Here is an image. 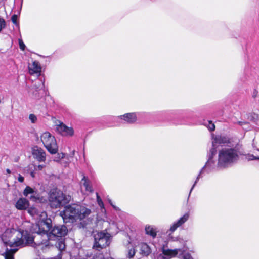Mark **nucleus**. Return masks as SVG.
Returning a JSON list of instances; mask_svg holds the SVG:
<instances>
[{"instance_id":"ea45409f","label":"nucleus","mask_w":259,"mask_h":259,"mask_svg":"<svg viewBox=\"0 0 259 259\" xmlns=\"http://www.w3.org/2000/svg\"><path fill=\"white\" fill-rule=\"evenodd\" d=\"M252 146L254 148L256 147V143L255 142V140H253Z\"/></svg>"},{"instance_id":"2eb2a0df","label":"nucleus","mask_w":259,"mask_h":259,"mask_svg":"<svg viewBox=\"0 0 259 259\" xmlns=\"http://www.w3.org/2000/svg\"><path fill=\"white\" fill-rule=\"evenodd\" d=\"M23 194L28 197L31 201H36L38 199L37 192L29 186H27L24 190Z\"/></svg>"},{"instance_id":"f8f14e48","label":"nucleus","mask_w":259,"mask_h":259,"mask_svg":"<svg viewBox=\"0 0 259 259\" xmlns=\"http://www.w3.org/2000/svg\"><path fill=\"white\" fill-rule=\"evenodd\" d=\"M56 130L62 136L71 137L74 135V130L71 126H68L62 122H59L56 125Z\"/></svg>"},{"instance_id":"7c9ffc66","label":"nucleus","mask_w":259,"mask_h":259,"mask_svg":"<svg viewBox=\"0 0 259 259\" xmlns=\"http://www.w3.org/2000/svg\"><path fill=\"white\" fill-rule=\"evenodd\" d=\"M107 201L109 202V203L113 207V208L116 211L119 210V208L116 206L112 201L111 199L109 197H107Z\"/></svg>"},{"instance_id":"7ed1b4c3","label":"nucleus","mask_w":259,"mask_h":259,"mask_svg":"<svg viewBox=\"0 0 259 259\" xmlns=\"http://www.w3.org/2000/svg\"><path fill=\"white\" fill-rule=\"evenodd\" d=\"M244 154L243 145L240 141L234 145L222 148L218 152V166L228 167L236 162L239 157Z\"/></svg>"},{"instance_id":"e433bc0d","label":"nucleus","mask_w":259,"mask_h":259,"mask_svg":"<svg viewBox=\"0 0 259 259\" xmlns=\"http://www.w3.org/2000/svg\"><path fill=\"white\" fill-rule=\"evenodd\" d=\"M18 180L19 182L22 183L24 180V178L23 176H22L20 174H19L18 177Z\"/></svg>"},{"instance_id":"79ce46f5","label":"nucleus","mask_w":259,"mask_h":259,"mask_svg":"<svg viewBox=\"0 0 259 259\" xmlns=\"http://www.w3.org/2000/svg\"><path fill=\"white\" fill-rule=\"evenodd\" d=\"M30 175H31V176L32 177H33V178L34 177V172H33V171L31 172Z\"/></svg>"},{"instance_id":"a19ab883","label":"nucleus","mask_w":259,"mask_h":259,"mask_svg":"<svg viewBox=\"0 0 259 259\" xmlns=\"http://www.w3.org/2000/svg\"><path fill=\"white\" fill-rule=\"evenodd\" d=\"M51 259H61V257L59 255L56 256L55 257L52 258Z\"/></svg>"},{"instance_id":"393cba45","label":"nucleus","mask_w":259,"mask_h":259,"mask_svg":"<svg viewBox=\"0 0 259 259\" xmlns=\"http://www.w3.org/2000/svg\"><path fill=\"white\" fill-rule=\"evenodd\" d=\"M205 125L210 131H213L215 130V125L211 121H207Z\"/></svg>"},{"instance_id":"f257e3e1","label":"nucleus","mask_w":259,"mask_h":259,"mask_svg":"<svg viewBox=\"0 0 259 259\" xmlns=\"http://www.w3.org/2000/svg\"><path fill=\"white\" fill-rule=\"evenodd\" d=\"M41 221V228H33L32 232L36 234L34 237L35 247L44 250L50 245L49 241L55 240L58 237H61L67 234L68 230L64 225L55 226L51 229V220L47 218L46 212H43L40 215Z\"/></svg>"},{"instance_id":"72a5a7b5","label":"nucleus","mask_w":259,"mask_h":259,"mask_svg":"<svg viewBox=\"0 0 259 259\" xmlns=\"http://www.w3.org/2000/svg\"><path fill=\"white\" fill-rule=\"evenodd\" d=\"M5 26V22L3 19L0 18V31L4 28Z\"/></svg>"},{"instance_id":"0eeeda50","label":"nucleus","mask_w":259,"mask_h":259,"mask_svg":"<svg viewBox=\"0 0 259 259\" xmlns=\"http://www.w3.org/2000/svg\"><path fill=\"white\" fill-rule=\"evenodd\" d=\"M94 237V243L93 248L100 250L109 245L111 235L105 230L95 233Z\"/></svg>"},{"instance_id":"ddd939ff","label":"nucleus","mask_w":259,"mask_h":259,"mask_svg":"<svg viewBox=\"0 0 259 259\" xmlns=\"http://www.w3.org/2000/svg\"><path fill=\"white\" fill-rule=\"evenodd\" d=\"M189 218V213H185L178 220L174 222L171 225L169 231L171 232L175 231L179 227L182 226L185 222H186Z\"/></svg>"},{"instance_id":"2f4dec72","label":"nucleus","mask_w":259,"mask_h":259,"mask_svg":"<svg viewBox=\"0 0 259 259\" xmlns=\"http://www.w3.org/2000/svg\"><path fill=\"white\" fill-rule=\"evenodd\" d=\"M19 45L20 48L24 51L25 50V45L21 39H19Z\"/></svg>"},{"instance_id":"a211bd4d","label":"nucleus","mask_w":259,"mask_h":259,"mask_svg":"<svg viewBox=\"0 0 259 259\" xmlns=\"http://www.w3.org/2000/svg\"><path fill=\"white\" fill-rule=\"evenodd\" d=\"M15 207L18 210H25L29 207V201L25 198H20L16 202Z\"/></svg>"},{"instance_id":"bb28decb","label":"nucleus","mask_w":259,"mask_h":259,"mask_svg":"<svg viewBox=\"0 0 259 259\" xmlns=\"http://www.w3.org/2000/svg\"><path fill=\"white\" fill-rule=\"evenodd\" d=\"M243 155H245V158L248 160H256L259 159L258 156H254L252 154H247L245 155V154Z\"/></svg>"},{"instance_id":"9d476101","label":"nucleus","mask_w":259,"mask_h":259,"mask_svg":"<svg viewBox=\"0 0 259 259\" xmlns=\"http://www.w3.org/2000/svg\"><path fill=\"white\" fill-rule=\"evenodd\" d=\"M28 213L33 217L35 219L37 220V222L35 225H32L29 222H25L23 225L26 227L29 231L32 234L34 233L32 232V230L33 228H38V227L41 228V224H39L40 222L41 221L40 219V215L44 212H39L37 209L35 207H30L28 210Z\"/></svg>"},{"instance_id":"cd10ccee","label":"nucleus","mask_w":259,"mask_h":259,"mask_svg":"<svg viewBox=\"0 0 259 259\" xmlns=\"http://www.w3.org/2000/svg\"><path fill=\"white\" fill-rule=\"evenodd\" d=\"M65 157V154L63 153H58L57 156H55L54 158V161L58 162L61 159L64 158Z\"/></svg>"},{"instance_id":"37998d69","label":"nucleus","mask_w":259,"mask_h":259,"mask_svg":"<svg viewBox=\"0 0 259 259\" xmlns=\"http://www.w3.org/2000/svg\"><path fill=\"white\" fill-rule=\"evenodd\" d=\"M6 172L8 174H10L11 173V170L9 169H6Z\"/></svg>"},{"instance_id":"9b49d317","label":"nucleus","mask_w":259,"mask_h":259,"mask_svg":"<svg viewBox=\"0 0 259 259\" xmlns=\"http://www.w3.org/2000/svg\"><path fill=\"white\" fill-rule=\"evenodd\" d=\"M213 154L211 153V155H213ZM217 167H219L218 166V164H216L215 161L213 159L212 155L210 156L208 161H207L205 165L203 167L201 171L200 172L198 176L197 177L196 180L195 182V183L193 185V186L190 190V194L191 193V192L192 191L193 189L194 188L195 185H196V184L197 183L198 181L199 180V176H200V174H201V172H202V171L205 170L207 172L209 173V172H211L213 170H214Z\"/></svg>"},{"instance_id":"1a4fd4ad","label":"nucleus","mask_w":259,"mask_h":259,"mask_svg":"<svg viewBox=\"0 0 259 259\" xmlns=\"http://www.w3.org/2000/svg\"><path fill=\"white\" fill-rule=\"evenodd\" d=\"M237 141H240V140L236 138H229L226 136L223 135H212V145L213 149L211 150V152L213 154L214 152L215 147L217 144H223L227 145V146H230L232 145H234L235 143H237Z\"/></svg>"},{"instance_id":"c9c22d12","label":"nucleus","mask_w":259,"mask_h":259,"mask_svg":"<svg viewBox=\"0 0 259 259\" xmlns=\"http://www.w3.org/2000/svg\"><path fill=\"white\" fill-rule=\"evenodd\" d=\"M45 165H39L35 167V169L40 170H42L44 167H45Z\"/></svg>"},{"instance_id":"4468645a","label":"nucleus","mask_w":259,"mask_h":259,"mask_svg":"<svg viewBox=\"0 0 259 259\" xmlns=\"http://www.w3.org/2000/svg\"><path fill=\"white\" fill-rule=\"evenodd\" d=\"M32 153L33 157L39 162L45 161L46 160V153L43 149L36 146L33 148Z\"/></svg>"},{"instance_id":"f03ea898","label":"nucleus","mask_w":259,"mask_h":259,"mask_svg":"<svg viewBox=\"0 0 259 259\" xmlns=\"http://www.w3.org/2000/svg\"><path fill=\"white\" fill-rule=\"evenodd\" d=\"M1 238L7 247L12 248H7L4 253L5 259H14V254L18 251V247L34 243V237L27 228L22 231L7 229L2 235Z\"/></svg>"},{"instance_id":"b1692460","label":"nucleus","mask_w":259,"mask_h":259,"mask_svg":"<svg viewBox=\"0 0 259 259\" xmlns=\"http://www.w3.org/2000/svg\"><path fill=\"white\" fill-rule=\"evenodd\" d=\"M96 196H97V202L98 203V205L101 208L104 209V203L98 193H96Z\"/></svg>"},{"instance_id":"6e6552de","label":"nucleus","mask_w":259,"mask_h":259,"mask_svg":"<svg viewBox=\"0 0 259 259\" xmlns=\"http://www.w3.org/2000/svg\"><path fill=\"white\" fill-rule=\"evenodd\" d=\"M44 146L51 154H55L58 150V146L55 137L49 132L42 133L40 137Z\"/></svg>"},{"instance_id":"20e7f679","label":"nucleus","mask_w":259,"mask_h":259,"mask_svg":"<svg viewBox=\"0 0 259 259\" xmlns=\"http://www.w3.org/2000/svg\"><path fill=\"white\" fill-rule=\"evenodd\" d=\"M91 210L84 205L73 204L65 207L60 213L65 223H73L87 219Z\"/></svg>"},{"instance_id":"aec40b11","label":"nucleus","mask_w":259,"mask_h":259,"mask_svg":"<svg viewBox=\"0 0 259 259\" xmlns=\"http://www.w3.org/2000/svg\"><path fill=\"white\" fill-rule=\"evenodd\" d=\"M81 183L84 186L86 191L90 192H92L93 191L90 182L85 176H83L82 178Z\"/></svg>"},{"instance_id":"4be33fe9","label":"nucleus","mask_w":259,"mask_h":259,"mask_svg":"<svg viewBox=\"0 0 259 259\" xmlns=\"http://www.w3.org/2000/svg\"><path fill=\"white\" fill-rule=\"evenodd\" d=\"M127 249L128 251L126 256L129 258H133L136 252L134 246L131 243V242L128 243Z\"/></svg>"},{"instance_id":"4c0bfd02","label":"nucleus","mask_w":259,"mask_h":259,"mask_svg":"<svg viewBox=\"0 0 259 259\" xmlns=\"http://www.w3.org/2000/svg\"><path fill=\"white\" fill-rule=\"evenodd\" d=\"M156 259H166V258L163 254H161L158 255Z\"/></svg>"},{"instance_id":"5701e85b","label":"nucleus","mask_w":259,"mask_h":259,"mask_svg":"<svg viewBox=\"0 0 259 259\" xmlns=\"http://www.w3.org/2000/svg\"><path fill=\"white\" fill-rule=\"evenodd\" d=\"M44 86V82H42L41 83H40V84H39L38 85H35L34 86L33 89L34 90V91L33 93V96L35 97V98H37L39 97V96L37 95V92L39 90L42 89Z\"/></svg>"},{"instance_id":"a878e982","label":"nucleus","mask_w":259,"mask_h":259,"mask_svg":"<svg viewBox=\"0 0 259 259\" xmlns=\"http://www.w3.org/2000/svg\"><path fill=\"white\" fill-rule=\"evenodd\" d=\"M238 124L242 127V128L246 131L249 130V124L247 122L239 121Z\"/></svg>"},{"instance_id":"c756f323","label":"nucleus","mask_w":259,"mask_h":259,"mask_svg":"<svg viewBox=\"0 0 259 259\" xmlns=\"http://www.w3.org/2000/svg\"><path fill=\"white\" fill-rule=\"evenodd\" d=\"M57 247L60 250H63L65 248V245L64 242L62 241H60L58 242Z\"/></svg>"},{"instance_id":"58836bf2","label":"nucleus","mask_w":259,"mask_h":259,"mask_svg":"<svg viewBox=\"0 0 259 259\" xmlns=\"http://www.w3.org/2000/svg\"><path fill=\"white\" fill-rule=\"evenodd\" d=\"M258 118V115L256 114H254L253 116H252V118H250L251 120H254L255 119H257Z\"/></svg>"},{"instance_id":"f704fd0d","label":"nucleus","mask_w":259,"mask_h":259,"mask_svg":"<svg viewBox=\"0 0 259 259\" xmlns=\"http://www.w3.org/2000/svg\"><path fill=\"white\" fill-rule=\"evenodd\" d=\"M11 20L13 23L16 24H17V16L16 15H14L12 16L11 18Z\"/></svg>"},{"instance_id":"dca6fc26","label":"nucleus","mask_w":259,"mask_h":259,"mask_svg":"<svg viewBox=\"0 0 259 259\" xmlns=\"http://www.w3.org/2000/svg\"><path fill=\"white\" fill-rule=\"evenodd\" d=\"M29 73L31 75L35 74L39 76L41 71V68L38 62L34 61L32 63H29L28 65Z\"/></svg>"},{"instance_id":"473e14b6","label":"nucleus","mask_w":259,"mask_h":259,"mask_svg":"<svg viewBox=\"0 0 259 259\" xmlns=\"http://www.w3.org/2000/svg\"><path fill=\"white\" fill-rule=\"evenodd\" d=\"M93 259H104L103 255L102 253H98L95 254Z\"/></svg>"},{"instance_id":"f3484780","label":"nucleus","mask_w":259,"mask_h":259,"mask_svg":"<svg viewBox=\"0 0 259 259\" xmlns=\"http://www.w3.org/2000/svg\"><path fill=\"white\" fill-rule=\"evenodd\" d=\"M118 118L120 119L123 120L125 122L128 123H134L136 122L137 120V113L135 112L125 113L119 116Z\"/></svg>"},{"instance_id":"6ab92c4d","label":"nucleus","mask_w":259,"mask_h":259,"mask_svg":"<svg viewBox=\"0 0 259 259\" xmlns=\"http://www.w3.org/2000/svg\"><path fill=\"white\" fill-rule=\"evenodd\" d=\"M145 230L146 234L154 238L157 234L156 228L152 225H147L145 226Z\"/></svg>"},{"instance_id":"423d86ee","label":"nucleus","mask_w":259,"mask_h":259,"mask_svg":"<svg viewBox=\"0 0 259 259\" xmlns=\"http://www.w3.org/2000/svg\"><path fill=\"white\" fill-rule=\"evenodd\" d=\"M185 245L186 243L184 242V245L182 248L174 249L167 248L165 246H163L161 249L162 254L166 259H171L175 257L180 259H194L191 254L187 252Z\"/></svg>"},{"instance_id":"c03bdc74","label":"nucleus","mask_w":259,"mask_h":259,"mask_svg":"<svg viewBox=\"0 0 259 259\" xmlns=\"http://www.w3.org/2000/svg\"><path fill=\"white\" fill-rule=\"evenodd\" d=\"M104 223H105L106 224H108V223L106 221H104Z\"/></svg>"},{"instance_id":"412c9836","label":"nucleus","mask_w":259,"mask_h":259,"mask_svg":"<svg viewBox=\"0 0 259 259\" xmlns=\"http://www.w3.org/2000/svg\"><path fill=\"white\" fill-rule=\"evenodd\" d=\"M141 251L142 254L147 256L151 253V249L147 244L142 243L141 245Z\"/></svg>"},{"instance_id":"39448f33","label":"nucleus","mask_w":259,"mask_h":259,"mask_svg":"<svg viewBox=\"0 0 259 259\" xmlns=\"http://www.w3.org/2000/svg\"><path fill=\"white\" fill-rule=\"evenodd\" d=\"M71 200L69 195H65L63 193L57 189L52 190L49 194V201L52 208H58L64 205Z\"/></svg>"},{"instance_id":"c85d7f7f","label":"nucleus","mask_w":259,"mask_h":259,"mask_svg":"<svg viewBox=\"0 0 259 259\" xmlns=\"http://www.w3.org/2000/svg\"><path fill=\"white\" fill-rule=\"evenodd\" d=\"M29 119L32 123H35L37 120V116L34 114H30L29 115Z\"/></svg>"}]
</instances>
